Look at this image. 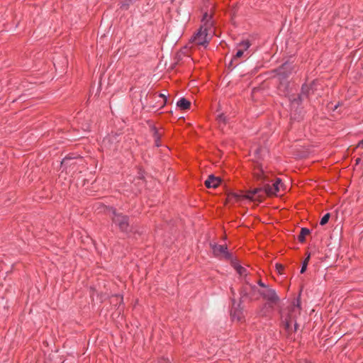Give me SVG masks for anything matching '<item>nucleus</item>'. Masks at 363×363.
<instances>
[{"label":"nucleus","mask_w":363,"mask_h":363,"mask_svg":"<svg viewBox=\"0 0 363 363\" xmlns=\"http://www.w3.org/2000/svg\"><path fill=\"white\" fill-rule=\"evenodd\" d=\"M275 267H276V269L278 272V273L282 274V272L284 270V266L281 264L277 263Z\"/></svg>","instance_id":"obj_18"},{"label":"nucleus","mask_w":363,"mask_h":363,"mask_svg":"<svg viewBox=\"0 0 363 363\" xmlns=\"http://www.w3.org/2000/svg\"><path fill=\"white\" fill-rule=\"evenodd\" d=\"M329 218H330V213H326L325 214L322 218L320 219V224L321 225H325L328 220H329Z\"/></svg>","instance_id":"obj_15"},{"label":"nucleus","mask_w":363,"mask_h":363,"mask_svg":"<svg viewBox=\"0 0 363 363\" xmlns=\"http://www.w3.org/2000/svg\"><path fill=\"white\" fill-rule=\"evenodd\" d=\"M250 46V43L248 40L242 41L239 44V47L240 48L236 52L234 56L233 60L230 62V64H233V62L235 61L237 58H240L243 56L245 51H247Z\"/></svg>","instance_id":"obj_8"},{"label":"nucleus","mask_w":363,"mask_h":363,"mask_svg":"<svg viewBox=\"0 0 363 363\" xmlns=\"http://www.w3.org/2000/svg\"><path fill=\"white\" fill-rule=\"evenodd\" d=\"M309 259H310V254L307 256V257L305 259V260L303 261V262L302 264L301 271H300V272L301 274H303L306 272Z\"/></svg>","instance_id":"obj_14"},{"label":"nucleus","mask_w":363,"mask_h":363,"mask_svg":"<svg viewBox=\"0 0 363 363\" xmlns=\"http://www.w3.org/2000/svg\"><path fill=\"white\" fill-rule=\"evenodd\" d=\"M220 182L218 177H216L213 175H210L206 180L205 184L208 188H216Z\"/></svg>","instance_id":"obj_10"},{"label":"nucleus","mask_w":363,"mask_h":363,"mask_svg":"<svg viewBox=\"0 0 363 363\" xmlns=\"http://www.w3.org/2000/svg\"><path fill=\"white\" fill-rule=\"evenodd\" d=\"M231 317L233 320H237L238 322L242 321L244 318L242 310L238 305V307H235V303L231 311Z\"/></svg>","instance_id":"obj_9"},{"label":"nucleus","mask_w":363,"mask_h":363,"mask_svg":"<svg viewBox=\"0 0 363 363\" xmlns=\"http://www.w3.org/2000/svg\"><path fill=\"white\" fill-rule=\"evenodd\" d=\"M153 130H154V137H155V145L157 147H159L160 145V144L159 143L160 137H159L158 133H157V130L155 128H154Z\"/></svg>","instance_id":"obj_17"},{"label":"nucleus","mask_w":363,"mask_h":363,"mask_svg":"<svg viewBox=\"0 0 363 363\" xmlns=\"http://www.w3.org/2000/svg\"><path fill=\"white\" fill-rule=\"evenodd\" d=\"M213 34V30L211 28V23H205L192 37V43L195 45L206 48Z\"/></svg>","instance_id":"obj_2"},{"label":"nucleus","mask_w":363,"mask_h":363,"mask_svg":"<svg viewBox=\"0 0 363 363\" xmlns=\"http://www.w3.org/2000/svg\"><path fill=\"white\" fill-rule=\"evenodd\" d=\"M207 17H208V15L206 13L204 16V18H207Z\"/></svg>","instance_id":"obj_24"},{"label":"nucleus","mask_w":363,"mask_h":363,"mask_svg":"<svg viewBox=\"0 0 363 363\" xmlns=\"http://www.w3.org/2000/svg\"><path fill=\"white\" fill-rule=\"evenodd\" d=\"M258 285L261 286L262 289H265V287H267V285H265L262 281H258Z\"/></svg>","instance_id":"obj_19"},{"label":"nucleus","mask_w":363,"mask_h":363,"mask_svg":"<svg viewBox=\"0 0 363 363\" xmlns=\"http://www.w3.org/2000/svg\"><path fill=\"white\" fill-rule=\"evenodd\" d=\"M114 298H116V301H120V303L123 302V297L121 296H116Z\"/></svg>","instance_id":"obj_20"},{"label":"nucleus","mask_w":363,"mask_h":363,"mask_svg":"<svg viewBox=\"0 0 363 363\" xmlns=\"http://www.w3.org/2000/svg\"><path fill=\"white\" fill-rule=\"evenodd\" d=\"M300 303L297 301L294 303L287 310L281 311V319L286 330L289 331L292 329V325L296 315L300 313Z\"/></svg>","instance_id":"obj_3"},{"label":"nucleus","mask_w":363,"mask_h":363,"mask_svg":"<svg viewBox=\"0 0 363 363\" xmlns=\"http://www.w3.org/2000/svg\"><path fill=\"white\" fill-rule=\"evenodd\" d=\"M260 295L266 300L271 302H276L278 301V296L275 291L269 286L265 287L259 291Z\"/></svg>","instance_id":"obj_5"},{"label":"nucleus","mask_w":363,"mask_h":363,"mask_svg":"<svg viewBox=\"0 0 363 363\" xmlns=\"http://www.w3.org/2000/svg\"><path fill=\"white\" fill-rule=\"evenodd\" d=\"M217 120L219 123H225L226 117L223 113H220L217 116Z\"/></svg>","instance_id":"obj_16"},{"label":"nucleus","mask_w":363,"mask_h":363,"mask_svg":"<svg viewBox=\"0 0 363 363\" xmlns=\"http://www.w3.org/2000/svg\"><path fill=\"white\" fill-rule=\"evenodd\" d=\"M269 172L266 168H264L262 165L257 167L254 171V175L257 180L263 182L267 181L269 178Z\"/></svg>","instance_id":"obj_6"},{"label":"nucleus","mask_w":363,"mask_h":363,"mask_svg":"<svg viewBox=\"0 0 363 363\" xmlns=\"http://www.w3.org/2000/svg\"><path fill=\"white\" fill-rule=\"evenodd\" d=\"M310 231L307 228H302L301 230V234L298 236V239L301 242H303L305 240V237L309 234Z\"/></svg>","instance_id":"obj_13"},{"label":"nucleus","mask_w":363,"mask_h":363,"mask_svg":"<svg viewBox=\"0 0 363 363\" xmlns=\"http://www.w3.org/2000/svg\"><path fill=\"white\" fill-rule=\"evenodd\" d=\"M212 250L216 256H223L229 257V254L227 251V247L224 245H212Z\"/></svg>","instance_id":"obj_7"},{"label":"nucleus","mask_w":363,"mask_h":363,"mask_svg":"<svg viewBox=\"0 0 363 363\" xmlns=\"http://www.w3.org/2000/svg\"><path fill=\"white\" fill-rule=\"evenodd\" d=\"M357 147H363V139L357 144Z\"/></svg>","instance_id":"obj_21"},{"label":"nucleus","mask_w":363,"mask_h":363,"mask_svg":"<svg viewBox=\"0 0 363 363\" xmlns=\"http://www.w3.org/2000/svg\"><path fill=\"white\" fill-rule=\"evenodd\" d=\"M296 327H297L296 323H294V330H296Z\"/></svg>","instance_id":"obj_23"},{"label":"nucleus","mask_w":363,"mask_h":363,"mask_svg":"<svg viewBox=\"0 0 363 363\" xmlns=\"http://www.w3.org/2000/svg\"><path fill=\"white\" fill-rule=\"evenodd\" d=\"M190 105H191L190 101L186 100L184 98L179 99V100L177 102V106L181 110H187V109H189L190 108Z\"/></svg>","instance_id":"obj_12"},{"label":"nucleus","mask_w":363,"mask_h":363,"mask_svg":"<svg viewBox=\"0 0 363 363\" xmlns=\"http://www.w3.org/2000/svg\"><path fill=\"white\" fill-rule=\"evenodd\" d=\"M233 267L237 272V273L241 277H245L247 274V269L242 267L240 264L235 262L233 264Z\"/></svg>","instance_id":"obj_11"},{"label":"nucleus","mask_w":363,"mask_h":363,"mask_svg":"<svg viewBox=\"0 0 363 363\" xmlns=\"http://www.w3.org/2000/svg\"><path fill=\"white\" fill-rule=\"evenodd\" d=\"M160 96H161V97H163V98L166 100L165 96H164V94H160Z\"/></svg>","instance_id":"obj_22"},{"label":"nucleus","mask_w":363,"mask_h":363,"mask_svg":"<svg viewBox=\"0 0 363 363\" xmlns=\"http://www.w3.org/2000/svg\"><path fill=\"white\" fill-rule=\"evenodd\" d=\"M285 191V187L279 178H277L272 185L269 184L264 187L255 188L248 191L245 194L232 193L228 195V199H235L239 201L243 199H248L253 202L261 203L266 196H271L277 195L279 193Z\"/></svg>","instance_id":"obj_1"},{"label":"nucleus","mask_w":363,"mask_h":363,"mask_svg":"<svg viewBox=\"0 0 363 363\" xmlns=\"http://www.w3.org/2000/svg\"><path fill=\"white\" fill-rule=\"evenodd\" d=\"M113 221L116 223L122 231H127L128 228V218L121 214L116 213L115 211H113Z\"/></svg>","instance_id":"obj_4"}]
</instances>
